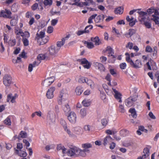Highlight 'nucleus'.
Here are the masks:
<instances>
[{
    "label": "nucleus",
    "mask_w": 159,
    "mask_h": 159,
    "mask_svg": "<svg viewBox=\"0 0 159 159\" xmlns=\"http://www.w3.org/2000/svg\"><path fill=\"white\" fill-rule=\"evenodd\" d=\"M126 61L129 63L131 66L134 68L137 69L141 67L142 64L140 60L137 59L134 62L131 59L134 57V54L133 53H131L129 54L128 52H126L125 54Z\"/></svg>",
    "instance_id": "obj_1"
},
{
    "label": "nucleus",
    "mask_w": 159,
    "mask_h": 159,
    "mask_svg": "<svg viewBox=\"0 0 159 159\" xmlns=\"http://www.w3.org/2000/svg\"><path fill=\"white\" fill-rule=\"evenodd\" d=\"M35 39L38 41H42V44H44L47 43L49 40V38L47 36L45 35V32L44 31H41L39 33L36 34V36Z\"/></svg>",
    "instance_id": "obj_2"
},
{
    "label": "nucleus",
    "mask_w": 159,
    "mask_h": 159,
    "mask_svg": "<svg viewBox=\"0 0 159 159\" xmlns=\"http://www.w3.org/2000/svg\"><path fill=\"white\" fill-rule=\"evenodd\" d=\"M58 104L61 106L62 108L65 112L66 115L70 112V109L68 104V101H61V100H59Z\"/></svg>",
    "instance_id": "obj_3"
},
{
    "label": "nucleus",
    "mask_w": 159,
    "mask_h": 159,
    "mask_svg": "<svg viewBox=\"0 0 159 159\" xmlns=\"http://www.w3.org/2000/svg\"><path fill=\"white\" fill-rule=\"evenodd\" d=\"M73 150L74 153L75 157L79 156L85 157L86 154L84 153L86 150H82L78 147L74 146L72 148Z\"/></svg>",
    "instance_id": "obj_4"
},
{
    "label": "nucleus",
    "mask_w": 159,
    "mask_h": 159,
    "mask_svg": "<svg viewBox=\"0 0 159 159\" xmlns=\"http://www.w3.org/2000/svg\"><path fill=\"white\" fill-rule=\"evenodd\" d=\"M3 83L6 87H9L12 84V79L11 75L6 74L3 78Z\"/></svg>",
    "instance_id": "obj_5"
},
{
    "label": "nucleus",
    "mask_w": 159,
    "mask_h": 159,
    "mask_svg": "<svg viewBox=\"0 0 159 159\" xmlns=\"http://www.w3.org/2000/svg\"><path fill=\"white\" fill-rule=\"evenodd\" d=\"M66 116H67V119L70 123L74 124L76 123L77 116L74 112L70 111Z\"/></svg>",
    "instance_id": "obj_6"
},
{
    "label": "nucleus",
    "mask_w": 159,
    "mask_h": 159,
    "mask_svg": "<svg viewBox=\"0 0 159 159\" xmlns=\"http://www.w3.org/2000/svg\"><path fill=\"white\" fill-rule=\"evenodd\" d=\"M68 97V95L67 93V91L65 90H62L60 92L59 95V96L58 99V102L59 100H61V101H68L67 99Z\"/></svg>",
    "instance_id": "obj_7"
},
{
    "label": "nucleus",
    "mask_w": 159,
    "mask_h": 159,
    "mask_svg": "<svg viewBox=\"0 0 159 159\" xmlns=\"http://www.w3.org/2000/svg\"><path fill=\"white\" fill-rule=\"evenodd\" d=\"M137 100V97H131L126 100L125 101V105L128 107H130L133 105L134 102H135Z\"/></svg>",
    "instance_id": "obj_8"
},
{
    "label": "nucleus",
    "mask_w": 159,
    "mask_h": 159,
    "mask_svg": "<svg viewBox=\"0 0 159 159\" xmlns=\"http://www.w3.org/2000/svg\"><path fill=\"white\" fill-rule=\"evenodd\" d=\"M18 96L17 93H15L13 95L11 93H9L7 95V102H10L12 103H15L16 99L18 98Z\"/></svg>",
    "instance_id": "obj_9"
},
{
    "label": "nucleus",
    "mask_w": 159,
    "mask_h": 159,
    "mask_svg": "<svg viewBox=\"0 0 159 159\" xmlns=\"http://www.w3.org/2000/svg\"><path fill=\"white\" fill-rule=\"evenodd\" d=\"M56 115L53 112L50 111L48 112L47 117V120L48 122L50 124H52L55 121Z\"/></svg>",
    "instance_id": "obj_10"
},
{
    "label": "nucleus",
    "mask_w": 159,
    "mask_h": 159,
    "mask_svg": "<svg viewBox=\"0 0 159 159\" xmlns=\"http://www.w3.org/2000/svg\"><path fill=\"white\" fill-rule=\"evenodd\" d=\"M137 12L139 15V20L142 23L148 18L147 13L146 12L143 11H138Z\"/></svg>",
    "instance_id": "obj_11"
},
{
    "label": "nucleus",
    "mask_w": 159,
    "mask_h": 159,
    "mask_svg": "<svg viewBox=\"0 0 159 159\" xmlns=\"http://www.w3.org/2000/svg\"><path fill=\"white\" fill-rule=\"evenodd\" d=\"M55 78L53 76L48 78L43 81L42 84L45 87L50 86L54 81Z\"/></svg>",
    "instance_id": "obj_12"
},
{
    "label": "nucleus",
    "mask_w": 159,
    "mask_h": 159,
    "mask_svg": "<svg viewBox=\"0 0 159 159\" xmlns=\"http://www.w3.org/2000/svg\"><path fill=\"white\" fill-rule=\"evenodd\" d=\"M60 124L63 126L65 131L70 135L72 136V133L71 132L70 129L67 127L66 123L65 120L61 119L60 120Z\"/></svg>",
    "instance_id": "obj_13"
},
{
    "label": "nucleus",
    "mask_w": 159,
    "mask_h": 159,
    "mask_svg": "<svg viewBox=\"0 0 159 159\" xmlns=\"http://www.w3.org/2000/svg\"><path fill=\"white\" fill-rule=\"evenodd\" d=\"M55 90V88L51 87L48 90L46 93V96L48 98L51 99L54 97V92Z\"/></svg>",
    "instance_id": "obj_14"
},
{
    "label": "nucleus",
    "mask_w": 159,
    "mask_h": 159,
    "mask_svg": "<svg viewBox=\"0 0 159 159\" xmlns=\"http://www.w3.org/2000/svg\"><path fill=\"white\" fill-rule=\"evenodd\" d=\"M112 90L114 92L113 94L115 98L119 102H122L121 99L122 95L121 94L113 88H112Z\"/></svg>",
    "instance_id": "obj_15"
},
{
    "label": "nucleus",
    "mask_w": 159,
    "mask_h": 159,
    "mask_svg": "<svg viewBox=\"0 0 159 159\" xmlns=\"http://www.w3.org/2000/svg\"><path fill=\"white\" fill-rule=\"evenodd\" d=\"M69 37V35H67L65 38H62L61 41H58L57 42L56 47L59 51L61 47L64 44L65 41L68 39Z\"/></svg>",
    "instance_id": "obj_16"
},
{
    "label": "nucleus",
    "mask_w": 159,
    "mask_h": 159,
    "mask_svg": "<svg viewBox=\"0 0 159 159\" xmlns=\"http://www.w3.org/2000/svg\"><path fill=\"white\" fill-rule=\"evenodd\" d=\"M11 12L9 10L5 9L4 11H2L0 13V16L4 18H11Z\"/></svg>",
    "instance_id": "obj_17"
},
{
    "label": "nucleus",
    "mask_w": 159,
    "mask_h": 159,
    "mask_svg": "<svg viewBox=\"0 0 159 159\" xmlns=\"http://www.w3.org/2000/svg\"><path fill=\"white\" fill-rule=\"evenodd\" d=\"M84 1L83 2H81V3L80 4V7L95 5V2L93 0H84Z\"/></svg>",
    "instance_id": "obj_18"
},
{
    "label": "nucleus",
    "mask_w": 159,
    "mask_h": 159,
    "mask_svg": "<svg viewBox=\"0 0 159 159\" xmlns=\"http://www.w3.org/2000/svg\"><path fill=\"white\" fill-rule=\"evenodd\" d=\"M80 62L83 65V66L85 68L89 69L91 66V64L85 58H83L81 59H79Z\"/></svg>",
    "instance_id": "obj_19"
},
{
    "label": "nucleus",
    "mask_w": 159,
    "mask_h": 159,
    "mask_svg": "<svg viewBox=\"0 0 159 159\" xmlns=\"http://www.w3.org/2000/svg\"><path fill=\"white\" fill-rule=\"evenodd\" d=\"M59 51L56 47L54 46H51L48 49V52L49 54L52 55L56 54Z\"/></svg>",
    "instance_id": "obj_20"
},
{
    "label": "nucleus",
    "mask_w": 159,
    "mask_h": 159,
    "mask_svg": "<svg viewBox=\"0 0 159 159\" xmlns=\"http://www.w3.org/2000/svg\"><path fill=\"white\" fill-rule=\"evenodd\" d=\"M82 147L84 148L82 150H86V151L84 152L85 154H86V153H89V150L88 148H91L92 147V144L89 143H85L82 144L81 145Z\"/></svg>",
    "instance_id": "obj_21"
},
{
    "label": "nucleus",
    "mask_w": 159,
    "mask_h": 159,
    "mask_svg": "<svg viewBox=\"0 0 159 159\" xmlns=\"http://www.w3.org/2000/svg\"><path fill=\"white\" fill-rule=\"evenodd\" d=\"M113 140V138L110 136H107L103 139V144L104 146H106L110 143Z\"/></svg>",
    "instance_id": "obj_22"
},
{
    "label": "nucleus",
    "mask_w": 159,
    "mask_h": 159,
    "mask_svg": "<svg viewBox=\"0 0 159 159\" xmlns=\"http://www.w3.org/2000/svg\"><path fill=\"white\" fill-rule=\"evenodd\" d=\"M89 28V29H92L93 28V26L92 25H89L86 26L84 30H79L77 33V34L78 35H80L82 34L85 33H88L89 31L88 29Z\"/></svg>",
    "instance_id": "obj_23"
},
{
    "label": "nucleus",
    "mask_w": 159,
    "mask_h": 159,
    "mask_svg": "<svg viewBox=\"0 0 159 159\" xmlns=\"http://www.w3.org/2000/svg\"><path fill=\"white\" fill-rule=\"evenodd\" d=\"M94 65L96 69L99 70L100 71H105V68L102 64L98 62H95L94 63Z\"/></svg>",
    "instance_id": "obj_24"
},
{
    "label": "nucleus",
    "mask_w": 159,
    "mask_h": 159,
    "mask_svg": "<svg viewBox=\"0 0 159 159\" xmlns=\"http://www.w3.org/2000/svg\"><path fill=\"white\" fill-rule=\"evenodd\" d=\"M126 20L129 22V25L131 27L133 26L137 22L136 19H134L132 17L130 18L129 16L126 17Z\"/></svg>",
    "instance_id": "obj_25"
},
{
    "label": "nucleus",
    "mask_w": 159,
    "mask_h": 159,
    "mask_svg": "<svg viewBox=\"0 0 159 159\" xmlns=\"http://www.w3.org/2000/svg\"><path fill=\"white\" fill-rule=\"evenodd\" d=\"M15 153L18 154L20 157H25L27 155V153L25 151H22L21 150H18L15 149Z\"/></svg>",
    "instance_id": "obj_26"
},
{
    "label": "nucleus",
    "mask_w": 159,
    "mask_h": 159,
    "mask_svg": "<svg viewBox=\"0 0 159 159\" xmlns=\"http://www.w3.org/2000/svg\"><path fill=\"white\" fill-rule=\"evenodd\" d=\"M91 41L95 43L96 45H100L101 43L100 39L98 36H96L95 38H91Z\"/></svg>",
    "instance_id": "obj_27"
},
{
    "label": "nucleus",
    "mask_w": 159,
    "mask_h": 159,
    "mask_svg": "<svg viewBox=\"0 0 159 159\" xmlns=\"http://www.w3.org/2000/svg\"><path fill=\"white\" fill-rule=\"evenodd\" d=\"M15 33L17 35H20L22 37H24V33L20 29L16 28L15 30Z\"/></svg>",
    "instance_id": "obj_28"
},
{
    "label": "nucleus",
    "mask_w": 159,
    "mask_h": 159,
    "mask_svg": "<svg viewBox=\"0 0 159 159\" xmlns=\"http://www.w3.org/2000/svg\"><path fill=\"white\" fill-rule=\"evenodd\" d=\"M106 52L108 54L109 56H111L112 58H115L114 56L113 55V52L112 49L110 47H107V48Z\"/></svg>",
    "instance_id": "obj_29"
},
{
    "label": "nucleus",
    "mask_w": 159,
    "mask_h": 159,
    "mask_svg": "<svg viewBox=\"0 0 159 159\" xmlns=\"http://www.w3.org/2000/svg\"><path fill=\"white\" fill-rule=\"evenodd\" d=\"M91 103V100L90 99H84L82 102V103L84 107L89 106L90 105Z\"/></svg>",
    "instance_id": "obj_30"
},
{
    "label": "nucleus",
    "mask_w": 159,
    "mask_h": 159,
    "mask_svg": "<svg viewBox=\"0 0 159 159\" xmlns=\"http://www.w3.org/2000/svg\"><path fill=\"white\" fill-rule=\"evenodd\" d=\"M57 150H62L63 153H66V149L62 144H60L57 145Z\"/></svg>",
    "instance_id": "obj_31"
},
{
    "label": "nucleus",
    "mask_w": 159,
    "mask_h": 159,
    "mask_svg": "<svg viewBox=\"0 0 159 159\" xmlns=\"http://www.w3.org/2000/svg\"><path fill=\"white\" fill-rule=\"evenodd\" d=\"M104 18V15H99L97 16L95 18V22L96 23H100L103 21Z\"/></svg>",
    "instance_id": "obj_32"
},
{
    "label": "nucleus",
    "mask_w": 159,
    "mask_h": 159,
    "mask_svg": "<svg viewBox=\"0 0 159 159\" xmlns=\"http://www.w3.org/2000/svg\"><path fill=\"white\" fill-rule=\"evenodd\" d=\"M116 130L114 129H108L106 130L105 133L108 135L114 134L117 133Z\"/></svg>",
    "instance_id": "obj_33"
},
{
    "label": "nucleus",
    "mask_w": 159,
    "mask_h": 159,
    "mask_svg": "<svg viewBox=\"0 0 159 159\" xmlns=\"http://www.w3.org/2000/svg\"><path fill=\"white\" fill-rule=\"evenodd\" d=\"M84 129L85 131H92L94 130V127L92 125H86L84 126Z\"/></svg>",
    "instance_id": "obj_34"
},
{
    "label": "nucleus",
    "mask_w": 159,
    "mask_h": 159,
    "mask_svg": "<svg viewBox=\"0 0 159 159\" xmlns=\"http://www.w3.org/2000/svg\"><path fill=\"white\" fill-rule=\"evenodd\" d=\"M82 129L79 127L75 128L73 130V132L76 134L80 135L82 134Z\"/></svg>",
    "instance_id": "obj_35"
},
{
    "label": "nucleus",
    "mask_w": 159,
    "mask_h": 159,
    "mask_svg": "<svg viewBox=\"0 0 159 159\" xmlns=\"http://www.w3.org/2000/svg\"><path fill=\"white\" fill-rule=\"evenodd\" d=\"M83 91V88L81 86L77 87L75 89V93L77 95H80Z\"/></svg>",
    "instance_id": "obj_36"
},
{
    "label": "nucleus",
    "mask_w": 159,
    "mask_h": 159,
    "mask_svg": "<svg viewBox=\"0 0 159 159\" xmlns=\"http://www.w3.org/2000/svg\"><path fill=\"white\" fill-rule=\"evenodd\" d=\"M124 8L122 7H120L117 8L115 10V12L116 14H120L123 12Z\"/></svg>",
    "instance_id": "obj_37"
},
{
    "label": "nucleus",
    "mask_w": 159,
    "mask_h": 159,
    "mask_svg": "<svg viewBox=\"0 0 159 159\" xmlns=\"http://www.w3.org/2000/svg\"><path fill=\"white\" fill-rule=\"evenodd\" d=\"M154 15H153L152 16V20H153L155 23L156 24L158 25L159 24V17Z\"/></svg>",
    "instance_id": "obj_38"
},
{
    "label": "nucleus",
    "mask_w": 159,
    "mask_h": 159,
    "mask_svg": "<svg viewBox=\"0 0 159 159\" xmlns=\"http://www.w3.org/2000/svg\"><path fill=\"white\" fill-rule=\"evenodd\" d=\"M135 33V31L134 29H130L129 30L128 33L125 34V35L127 37H130Z\"/></svg>",
    "instance_id": "obj_39"
},
{
    "label": "nucleus",
    "mask_w": 159,
    "mask_h": 159,
    "mask_svg": "<svg viewBox=\"0 0 159 159\" xmlns=\"http://www.w3.org/2000/svg\"><path fill=\"white\" fill-rule=\"evenodd\" d=\"M27 136L26 133L24 131H22L20 133L18 136V139L19 140L20 139V138H25Z\"/></svg>",
    "instance_id": "obj_40"
},
{
    "label": "nucleus",
    "mask_w": 159,
    "mask_h": 159,
    "mask_svg": "<svg viewBox=\"0 0 159 159\" xmlns=\"http://www.w3.org/2000/svg\"><path fill=\"white\" fill-rule=\"evenodd\" d=\"M87 84L90 86V88L92 89H93L95 87V84L91 80H87L86 82Z\"/></svg>",
    "instance_id": "obj_41"
},
{
    "label": "nucleus",
    "mask_w": 159,
    "mask_h": 159,
    "mask_svg": "<svg viewBox=\"0 0 159 159\" xmlns=\"http://www.w3.org/2000/svg\"><path fill=\"white\" fill-rule=\"evenodd\" d=\"M18 21L17 17L16 16L14 18L11 20L10 21V24L11 26H15L17 23Z\"/></svg>",
    "instance_id": "obj_42"
},
{
    "label": "nucleus",
    "mask_w": 159,
    "mask_h": 159,
    "mask_svg": "<svg viewBox=\"0 0 159 159\" xmlns=\"http://www.w3.org/2000/svg\"><path fill=\"white\" fill-rule=\"evenodd\" d=\"M97 14H95L91 16L88 19V23L89 24L93 23V20L94 19L95 20V18L97 16Z\"/></svg>",
    "instance_id": "obj_43"
},
{
    "label": "nucleus",
    "mask_w": 159,
    "mask_h": 159,
    "mask_svg": "<svg viewBox=\"0 0 159 159\" xmlns=\"http://www.w3.org/2000/svg\"><path fill=\"white\" fill-rule=\"evenodd\" d=\"M143 152L144 153L143 156L144 158L147 157L149 155V150L148 148H146L143 149Z\"/></svg>",
    "instance_id": "obj_44"
},
{
    "label": "nucleus",
    "mask_w": 159,
    "mask_h": 159,
    "mask_svg": "<svg viewBox=\"0 0 159 159\" xmlns=\"http://www.w3.org/2000/svg\"><path fill=\"white\" fill-rule=\"evenodd\" d=\"M80 115L81 117L83 118L86 115V111L84 108L81 109L80 111Z\"/></svg>",
    "instance_id": "obj_45"
},
{
    "label": "nucleus",
    "mask_w": 159,
    "mask_h": 159,
    "mask_svg": "<svg viewBox=\"0 0 159 159\" xmlns=\"http://www.w3.org/2000/svg\"><path fill=\"white\" fill-rule=\"evenodd\" d=\"M84 43L89 48L91 49L94 47L93 44L91 42L86 41Z\"/></svg>",
    "instance_id": "obj_46"
},
{
    "label": "nucleus",
    "mask_w": 159,
    "mask_h": 159,
    "mask_svg": "<svg viewBox=\"0 0 159 159\" xmlns=\"http://www.w3.org/2000/svg\"><path fill=\"white\" fill-rule=\"evenodd\" d=\"M66 153H67L69 156L75 157L74 153L72 148L69 149L67 151H66Z\"/></svg>",
    "instance_id": "obj_47"
},
{
    "label": "nucleus",
    "mask_w": 159,
    "mask_h": 159,
    "mask_svg": "<svg viewBox=\"0 0 159 159\" xmlns=\"http://www.w3.org/2000/svg\"><path fill=\"white\" fill-rule=\"evenodd\" d=\"M46 57L45 55L43 54H40L38 55L37 58L38 61H40L41 60H44Z\"/></svg>",
    "instance_id": "obj_48"
},
{
    "label": "nucleus",
    "mask_w": 159,
    "mask_h": 159,
    "mask_svg": "<svg viewBox=\"0 0 159 159\" xmlns=\"http://www.w3.org/2000/svg\"><path fill=\"white\" fill-rule=\"evenodd\" d=\"M125 47L127 48L132 49L133 47V44L131 42H129L126 45Z\"/></svg>",
    "instance_id": "obj_49"
},
{
    "label": "nucleus",
    "mask_w": 159,
    "mask_h": 159,
    "mask_svg": "<svg viewBox=\"0 0 159 159\" xmlns=\"http://www.w3.org/2000/svg\"><path fill=\"white\" fill-rule=\"evenodd\" d=\"M102 86L107 93L110 94L112 93L111 90H109L107 88V86L106 85L104 84L102 85Z\"/></svg>",
    "instance_id": "obj_50"
},
{
    "label": "nucleus",
    "mask_w": 159,
    "mask_h": 159,
    "mask_svg": "<svg viewBox=\"0 0 159 159\" xmlns=\"http://www.w3.org/2000/svg\"><path fill=\"white\" fill-rule=\"evenodd\" d=\"M5 31L6 33H9L11 31H12L13 30L11 27L8 25H6V27L4 28Z\"/></svg>",
    "instance_id": "obj_51"
},
{
    "label": "nucleus",
    "mask_w": 159,
    "mask_h": 159,
    "mask_svg": "<svg viewBox=\"0 0 159 159\" xmlns=\"http://www.w3.org/2000/svg\"><path fill=\"white\" fill-rule=\"evenodd\" d=\"M10 116L8 117L4 120V123L7 125H11V121L10 120Z\"/></svg>",
    "instance_id": "obj_52"
},
{
    "label": "nucleus",
    "mask_w": 159,
    "mask_h": 159,
    "mask_svg": "<svg viewBox=\"0 0 159 159\" xmlns=\"http://www.w3.org/2000/svg\"><path fill=\"white\" fill-rule=\"evenodd\" d=\"M101 122L102 125L105 127L107 124L108 120L106 118H103L101 120Z\"/></svg>",
    "instance_id": "obj_53"
},
{
    "label": "nucleus",
    "mask_w": 159,
    "mask_h": 159,
    "mask_svg": "<svg viewBox=\"0 0 159 159\" xmlns=\"http://www.w3.org/2000/svg\"><path fill=\"white\" fill-rule=\"evenodd\" d=\"M43 3L45 6H50L52 4V0H44Z\"/></svg>",
    "instance_id": "obj_54"
},
{
    "label": "nucleus",
    "mask_w": 159,
    "mask_h": 159,
    "mask_svg": "<svg viewBox=\"0 0 159 159\" xmlns=\"http://www.w3.org/2000/svg\"><path fill=\"white\" fill-rule=\"evenodd\" d=\"M145 25L146 27L148 29H150L151 27V24L149 21H146L143 22Z\"/></svg>",
    "instance_id": "obj_55"
},
{
    "label": "nucleus",
    "mask_w": 159,
    "mask_h": 159,
    "mask_svg": "<svg viewBox=\"0 0 159 159\" xmlns=\"http://www.w3.org/2000/svg\"><path fill=\"white\" fill-rule=\"evenodd\" d=\"M22 41L24 46H27L28 45L29 42L27 39L23 37L22 39Z\"/></svg>",
    "instance_id": "obj_56"
},
{
    "label": "nucleus",
    "mask_w": 159,
    "mask_h": 159,
    "mask_svg": "<svg viewBox=\"0 0 159 159\" xmlns=\"http://www.w3.org/2000/svg\"><path fill=\"white\" fill-rule=\"evenodd\" d=\"M100 97L103 100H105L106 98V94L102 91H100Z\"/></svg>",
    "instance_id": "obj_57"
},
{
    "label": "nucleus",
    "mask_w": 159,
    "mask_h": 159,
    "mask_svg": "<svg viewBox=\"0 0 159 159\" xmlns=\"http://www.w3.org/2000/svg\"><path fill=\"white\" fill-rule=\"evenodd\" d=\"M153 49L149 46H146L145 48V51L147 52H151L152 51Z\"/></svg>",
    "instance_id": "obj_58"
},
{
    "label": "nucleus",
    "mask_w": 159,
    "mask_h": 159,
    "mask_svg": "<svg viewBox=\"0 0 159 159\" xmlns=\"http://www.w3.org/2000/svg\"><path fill=\"white\" fill-rule=\"evenodd\" d=\"M119 111L121 113H124L125 112V110L124 108V106L120 104L119 106Z\"/></svg>",
    "instance_id": "obj_59"
},
{
    "label": "nucleus",
    "mask_w": 159,
    "mask_h": 159,
    "mask_svg": "<svg viewBox=\"0 0 159 159\" xmlns=\"http://www.w3.org/2000/svg\"><path fill=\"white\" fill-rule=\"evenodd\" d=\"M111 76L109 74H107V76L106 77V79L109 81V82L108 83V84L109 85H111Z\"/></svg>",
    "instance_id": "obj_60"
},
{
    "label": "nucleus",
    "mask_w": 159,
    "mask_h": 159,
    "mask_svg": "<svg viewBox=\"0 0 159 159\" xmlns=\"http://www.w3.org/2000/svg\"><path fill=\"white\" fill-rule=\"evenodd\" d=\"M87 79L85 77H81L79 80V82H81L82 83H86Z\"/></svg>",
    "instance_id": "obj_61"
},
{
    "label": "nucleus",
    "mask_w": 159,
    "mask_h": 159,
    "mask_svg": "<svg viewBox=\"0 0 159 159\" xmlns=\"http://www.w3.org/2000/svg\"><path fill=\"white\" fill-rule=\"evenodd\" d=\"M58 21V20L57 19H54L52 20L51 21V25L52 26L55 25L57 23Z\"/></svg>",
    "instance_id": "obj_62"
},
{
    "label": "nucleus",
    "mask_w": 159,
    "mask_h": 159,
    "mask_svg": "<svg viewBox=\"0 0 159 159\" xmlns=\"http://www.w3.org/2000/svg\"><path fill=\"white\" fill-rule=\"evenodd\" d=\"M53 28L52 26H49L48 27L47 32L49 34H50L52 33L53 31Z\"/></svg>",
    "instance_id": "obj_63"
},
{
    "label": "nucleus",
    "mask_w": 159,
    "mask_h": 159,
    "mask_svg": "<svg viewBox=\"0 0 159 159\" xmlns=\"http://www.w3.org/2000/svg\"><path fill=\"white\" fill-rule=\"evenodd\" d=\"M120 67L121 69H124L126 67V64L125 62L121 63L120 65Z\"/></svg>",
    "instance_id": "obj_64"
}]
</instances>
